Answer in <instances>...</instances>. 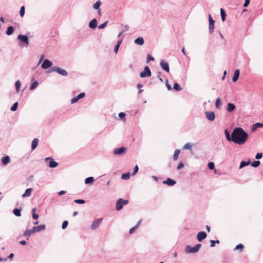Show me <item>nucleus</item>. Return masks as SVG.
<instances>
[{
  "mask_svg": "<svg viewBox=\"0 0 263 263\" xmlns=\"http://www.w3.org/2000/svg\"><path fill=\"white\" fill-rule=\"evenodd\" d=\"M21 208H15L13 210V213L16 216L20 217L21 216Z\"/></svg>",
  "mask_w": 263,
  "mask_h": 263,
  "instance_id": "nucleus-31",
  "label": "nucleus"
},
{
  "mask_svg": "<svg viewBox=\"0 0 263 263\" xmlns=\"http://www.w3.org/2000/svg\"><path fill=\"white\" fill-rule=\"evenodd\" d=\"M46 229L45 224H41L37 227H33L31 230H26L23 233L24 236H27V239H29V236L35 232H38Z\"/></svg>",
  "mask_w": 263,
  "mask_h": 263,
  "instance_id": "nucleus-2",
  "label": "nucleus"
},
{
  "mask_svg": "<svg viewBox=\"0 0 263 263\" xmlns=\"http://www.w3.org/2000/svg\"><path fill=\"white\" fill-rule=\"evenodd\" d=\"M35 211H36V209L35 208L32 209V216L33 219H34L35 220H36L39 218V215L35 213Z\"/></svg>",
  "mask_w": 263,
  "mask_h": 263,
  "instance_id": "nucleus-41",
  "label": "nucleus"
},
{
  "mask_svg": "<svg viewBox=\"0 0 263 263\" xmlns=\"http://www.w3.org/2000/svg\"><path fill=\"white\" fill-rule=\"evenodd\" d=\"M251 164V160H248L247 161H241L239 165V168H242L246 166H248Z\"/></svg>",
  "mask_w": 263,
  "mask_h": 263,
  "instance_id": "nucleus-25",
  "label": "nucleus"
},
{
  "mask_svg": "<svg viewBox=\"0 0 263 263\" xmlns=\"http://www.w3.org/2000/svg\"><path fill=\"white\" fill-rule=\"evenodd\" d=\"M141 220H140L137 224L135 226L137 229L139 228V226L141 224Z\"/></svg>",
  "mask_w": 263,
  "mask_h": 263,
  "instance_id": "nucleus-64",
  "label": "nucleus"
},
{
  "mask_svg": "<svg viewBox=\"0 0 263 263\" xmlns=\"http://www.w3.org/2000/svg\"><path fill=\"white\" fill-rule=\"evenodd\" d=\"M192 145L190 143H186L183 147V149L191 150L192 148Z\"/></svg>",
  "mask_w": 263,
  "mask_h": 263,
  "instance_id": "nucleus-46",
  "label": "nucleus"
},
{
  "mask_svg": "<svg viewBox=\"0 0 263 263\" xmlns=\"http://www.w3.org/2000/svg\"><path fill=\"white\" fill-rule=\"evenodd\" d=\"M52 65V63L48 59H45L41 65L43 69H47L51 67Z\"/></svg>",
  "mask_w": 263,
  "mask_h": 263,
  "instance_id": "nucleus-12",
  "label": "nucleus"
},
{
  "mask_svg": "<svg viewBox=\"0 0 263 263\" xmlns=\"http://www.w3.org/2000/svg\"><path fill=\"white\" fill-rule=\"evenodd\" d=\"M125 116V114L123 112H121L119 114V117L121 119H124Z\"/></svg>",
  "mask_w": 263,
  "mask_h": 263,
  "instance_id": "nucleus-54",
  "label": "nucleus"
},
{
  "mask_svg": "<svg viewBox=\"0 0 263 263\" xmlns=\"http://www.w3.org/2000/svg\"><path fill=\"white\" fill-rule=\"evenodd\" d=\"M10 162V158L7 155H5L1 159L2 165L6 166Z\"/></svg>",
  "mask_w": 263,
  "mask_h": 263,
  "instance_id": "nucleus-18",
  "label": "nucleus"
},
{
  "mask_svg": "<svg viewBox=\"0 0 263 263\" xmlns=\"http://www.w3.org/2000/svg\"><path fill=\"white\" fill-rule=\"evenodd\" d=\"M208 166L210 170H213L215 168V164L213 162H210L208 164Z\"/></svg>",
  "mask_w": 263,
  "mask_h": 263,
  "instance_id": "nucleus-50",
  "label": "nucleus"
},
{
  "mask_svg": "<svg viewBox=\"0 0 263 263\" xmlns=\"http://www.w3.org/2000/svg\"><path fill=\"white\" fill-rule=\"evenodd\" d=\"M122 42V39H120L119 40L118 42H117V44L116 45V46H115V48H114V52L116 53H117L118 52V50H119V47L121 45V44Z\"/></svg>",
  "mask_w": 263,
  "mask_h": 263,
  "instance_id": "nucleus-30",
  "label": "nucleus"
},
{
  "mask_svg": "<svg viewBox=\"0 0 263 263\" xmlns=\"http://www.w3.org/2000/svg\"><path fill=\"white\" fill-rule=\"evenodd\" d=\"M220 15L222 21L224 22L226 20L227 14L223 8L220 9Z\"/></svg>",
  "mask_w": 263,
  "mask_h": 263,
  "instance_id": "nucleus-36",
  "label": "nucleus"
},
{
  "mask_svg": "<svg viewBox=\"0 0 263 263\" xmlns=\"http://www.w3.org/2000/svg\"><path fill=\"white\" fill-rule=\"evenodd\" d=\"M163 183L164 184H166L168 186H172L176 184V181L175 180L172 179L170 178H166V180L163 181Z\"/></svg>",
  "mask_w": 263,
  "mask_h": 263,
  "instance_id": "nucleus-16",
  "label": "nucleus"
},
{
  "mask_svg": "<svg viewBox=\"0 0 263 263\" xmlns=\"http://www.w3.org/2000/svg\"><path fill=\"white\" fill-rule=\"evenodd\" d=\"M243 248H244L243 245L241 243H239L235 247V248H234V251L239 250V251L241 252H242Z\"/></svg>",
  "mask_w": 263,
  "mask_h": 263,
  "instance_id": "nucleus-39",
  "label": "nucleus"
},
{
  "mask_svg": "<svg viewBox=\"0 0 263 263\" xmlns=\"http://www.w3.org/2000/svg\"><path fill=\"white\" fill-rule=\"evenodd\" d=\"M235 109V105L232 103H228L227 104V111L228 112H232Z\"/></svg>",
  "mask_w": 263,
  "mask_h": 263,
  "instance_id": "nucleus-21",
  "label": "nucleus"
},
{
  "mask_svg": "<svg viewBox=\"0 0 263 263\" xmlns=\"http://www.w3.org/2000/svg\"><path fill=\"white\" fill-rule=\"evenodd\" d=\"M263 154L262 153H258L255 156V159L259 160L262 158Z\"/></svg>",
  "mask_w": 263,
  "mask_h": 263,
  "instance_id": "nucleus-53",
  "label": "nucleus"
},
{
  "mask_svg": "<svg viewBox=\"0 0 263 263\" xmlns=\"http://www.w3.org/2000/svg\"><path fill=\"white\" fill-rule=\"evenodd\" d=\"M134 43L137 45L142 46L144 43V39L142 37H138V38L135 40Z\"/></svg>",
  "mask_w": 263,
  "mask_h": 263,
  "instance_id": "nucleus-23",
  "label": "nucleus"
},
{
  "mask_svg": "<svg viewBox=\"0 0 263 263\" xmlns=\"http://www.w3.org/2000/svg\"><path fill=\"white\" fill-rule=\"evenodd\" d=\"M17 40L20 41L22 47H27L29 44V37L27 35L19 34L17 36Z\"/></svg>",
  "mask_w": 263,
  "mask_h": 263,
  "instance_id": "nucleus-3",
  "label": "nucleus"
},
{
  "mask_svg": "<svg viewBox=\"0 0 263 263\" xmlns=\"http://www.w3.org/2000/svg\"><path fill=\"white\" fill-rule=\"evenodd\" d=\"M138 171H139V167H138V165H136V166H135V168H134V171H133V172H132V175L133 176L135 175L137 173V172H138Z\"/></svg>",
  "mask_w": 263,
  "mask_h": 263,
  "instance_id": "nucleus-51",
  "label": "nucleus"
},
{
  "mask_svg": "<svg viewBox=\"0 0 263 263\" xmlns=\"http://www.w3.org/2000/svg\"><path fill=\"white\" fill-rule=\"evenodd\" d=\"M215 107L216 108L219 109L221 107V101L219 98L216 99L215 101Z\"/></svg>",
  "mask_w": 263,
  "mask_h": 263,
  "instance_id": "nucleus-32",
  "label": "nucleus"
},
{
  "mask_svg": "<svg viewBox=\"0 0 263 263\" xmlns=\"http://www.w3.org/2000/svg\"><path fill=\"white\" fill-rule=\"evenodd\" d=\"M101 4L102 3L101 1L99 0L93 5V8L95 10L99 9Z\"/></svg>",
  "mask_w": 263,
  "mask_h": 263,
  "instance_id": "nucleus-34",
  "label": "nucleus"
},
{
  "mask_svg": "<svg viewBox=\"0 0 263 263\" xmlns=\"http://www.w3.org/2000/svg\"><path fill=\"white\" fill-rule=\"evenodd\" d=\"M262 127H263V123L257 122V123L254 124L252 125L251 130L252 132H254L257 129H258L259 128H262Z\"/></svg>",
  "mask_w": 263,
  "mask_h": 263,
  "instance_id": "nucleus-22",
  "label": "nucleus"
},
{
  "mask_svg": "<svg viewBox=\"0 0 263 263\" xmlns=\"http://www.w3.org/2000/svg\"><path fill=\"white\" fill-rule=\"evenodd\" d=\"M155 59L150 54H148L146 57V63H148L150 61H154Z\"/></svg>",
  "mask_w": 263,
  "mask_h": 263,
  "instance_id": "nucleus-47",
  "label": "nucleus"
},
{
  "mask_svg": "<svg viewBox=\"0 0 263 263\" xmlns=\"http://www.w3.org/2000/svg\"><path fill=\"white\" fill-rule=\"evenodd\" d=\"M240 75V70L237 69H236L234 71L233 77L232 78V82L235 83L239 79Z\"/></svg>",
  "mask_w": 263,
  "mask_h": 263,
  "instance_id": "nucleus-20",
  "label": "nucleus"
},
{
  "mask_svg": "<svg viewBox=\"0 0 263 263\" xmlns=\"http://www.w3.org/2000/svg\"><path fill=\"white\" fill-rule=\"evenodd\" d=\"M39 140L37 138H34L31 143V150L35 149L38 145Z\"/></svg>",
  "mask_w": 263,
  "mask_h": 263,
  "instance_id": "nucleus-24",
  "label": "nucleus"
},
{
  "mask_svg": "<svg viewBox=\"0 0 263 263\" xmlns=\"http://www.w3.org/2000/svg\"><path fill=\"white\" fill-rule=\"evenodd\" d=\"M32 191V188H28V189H27L25 191V193L22 195V197L24 198V197H29L31 195V192Z\"/></svg>",
  "mask_w": 263,
  "mask_h": 263,
  "instance_id": "nucleus-26",
  "label": "nucleus"
},
{
  "mask_svg": "<svg viewBox=\"0 0 263 263\" xmlns=\"http://www.w3.org/2000/svg\"><path fill=\"white\" fill-rule=\"evenodd\" d=\"M250 0H245V3H243V6L244 7H247L250 4Z\"/></svg>",
  "mask_w": 263,
  "mask_h": 263,
  "instance_id": "nucleus-57",
  "label": "nucleus"
},
{
  "mask_svg": "<svg viewBox=\"0 0 263 263\" xmlns=\"http://www.w3.org/2000/svg\"><path fill=\"white\" fill-rule=\"evenodd\" d=\"M220 241L219 240H210V247L213 248L215 246V244H219Z\"/></svg>",
  "mask_w": 263,
  "mask_h": 263,
  "instance_id": "nucleus-38",
  "label": "nucleus"
},
{
  "mask_svg": "<svg viewBox=\"0 0 263 263\" xmlns=\"http://www.w3.org/2000/svg\"><path fill=\"white\" fill-rule=\"evenodd\" d=\"M205 115L206 119L210 121H213L215 119V115L213 111H206Z\"/></svg>",
  "mask_w": 263,
  "mask_h": 263,
  "instance_id": "nucleus-17",
  "label": "nucleus"
},
{
  "mask_svg": "<svg viewBox=\"0 0 263 263\" xmlns=\"http://www.w3.org/2000/svg\"><path fill=\"white\" fill-rule=\"evenodd\" d=\"M108 22V21H106V22H105L103 24H100V25L98 26V28L99 29H102L104 28L106 26Z\"/></svg>",
  "mask_w": 263,
  "mask_h": 263,
  "instance_id": "nucleus-49",
  "label": "nucleus"
},
{
  "mask_svg": "<svg viewBox=\"0 0 263 263\" xmlns=\"http://www.w3.org/2000/svg\"><path fill=\"white\" fill-rule=\"evenodd\" d=\"M13 257H14V254L13 253H11V254H9V255L8 256V257L7 258V259L9 258L11 260H12L13 258Z\"/></svg>",
  "mask_w": 263,
  "mask_h": 263,
  "instance_id": "nucleus-61",
  "label": "nucleus"
},
{
  "mask_svg": "<svg viewBox=\"0 0 263 263\" xmlns=\"http://www.w3.org/2000/svg\"><path fill=\"white\" fill-rule=\"evenodd\" d=\"M127 151V148L124 146H122L117 148H116L114 151V155H121L125 153Z\"/></svg>",
  "mask_w": 263,
  "mask_h": 263,
  "instance_id": "nucleus-9",
  "label": "nucleus"
},
{
  "mask_svg": "<svg viewBox=\"0 0 263 263\" xmlns=\"http://www.w3.org/2000/svg\"><path fill=\"white\" fill-rule=\"evenodd\" d=\"M137 229V228L135 226L133 227L129 230V233L130 234H133L134 232V231Z\"/></svg>",
  "mask_w": 263,
  "mask_h": 263,
  "instance_id": "nucleus-56",
  "label": "nucleus"
},
{
  "mask_svg": "<svg viewBox=\"0 0 263 263\" xmlns=\"http://www.w3.org/2000/svg\"><path fill=\"white\" fill-rule=\"evenodd\" d=\"M74 202L77 204H84L85 203V201L82 199H75Z\"/></svg>",
  "mask_w": 263,
  "mask_h": 263,
  "instance_id": "nucleus-48",
  "label": "nucleus"
},
{
  "mask_svg": "<svg viewBox=\"0 0 263 263\" xmlns=\"http://www.w3.org/2000/svg\"><path fill=\"white\" fill-rule=\"evenodd\" d=\"M160 65L161 68L163 70H164L165 71H166L167 72H169V71H170L169 64L167 62L163 60H162L160 61Z\"/></svg>",
  "mask_w": 263,
  "mask_h": 263,
  "instance_id": "nucleus-11",
  "label": "nucleus"
},
{
  "mask_svg": "<svg viewBox=\"0 0 263 263\" xmlns=\"http://www.w3.org/2000/svg\"><path fill=\"white\" fill-rule=\"evenodd\" d=\"M248 134L240 127H235L232 131V142L238 145H243L248 139Z\"/></svg>",
  "mask_w": 263,
  "mask_h": 263,
  "instance_id": "nucleus-1",
  "label": "nucleus"
},
{
  "mask_svg": "<svg viewBox=\"0 0 263 263\" xmlns=\"http://www.w3.org/2000/svg\"><path fill=\"white\" fill-rule=\"evenodd\" d=\"M260 164V162L259 160L254 161L252 163L251 162V165L253 167H257Z\"/></svg>",
  "mask_w": 263,
  "mask_h": 263,
  "instance_id": "nucleus-42",
  "label": "nucleus"
},
{
  "mask_svg": "<svg viewBox=\"0 0 263 263\" xmlns=\"http://www.w3.org/2000/svg\"><path fill=\"white\" fill-rule=\"evenodd\" d=\"M68 224V221H67V220L64 221L63 223H62V229H66L67 227Z\"/></svg>",
  "mask_w": 263,
  "mask_h": 263,
  "instance_id": "nucleus-52",
  "label": "nucleus"
},
{
  "mask_svg": "<svg viewBox=\"0 0 263 263\" xmlns=\"http://www.w3.org/2000/svg\"><path fill=\"white\" fill-rule=\"evenodd\" d=\"M215 21L212 18L211 15L209 14V33L212 34L214 32Z\"/></svg>",
  "mask_w": 263,
  "mask_h": 263,
  "instance_id": "nucleus-8",
  "label": "nucleus"
},
{
  "mask_svg": "<svg viewBox=\"0 0 263 263\" xmlns=\"http://www.w3.org/2000/svg\"><path fill=\"white\" fill-rule=\"evenodd\" d=\"M152 75L151 71L148 66L144 67V70L140 73V77L141 78L150 77Z\"/></svg>",
  "mask_w": 263,
  "mask_h": 263,
  "instance_id": "nucleus-7",
  "label": "nucleus"
},
{
  "mask_svg": "<svg viewBox=\"0 0 263 263\" xmlns=\"http://www.w3.org/2000/svg\"><path fill=\"white\" fill-rule=\"evenodd\" d=\"M166 87H167V89L168 90H172V87L168 83V80H166Z\"/></svg>",
  "mask_w": 263,
  "mask_h": 263,
  "instance_id": "nucleus-59",
  "label": "nucleus"
},
{
  "mask_svg": "<svg viewBox=\"0 0 263 263\" xmlns=\"http://www.w3.org/2000/svg\"><path fill=\"white\" fill-rule=\"evenodd\" d=\"M14 32V28L12 26H9L6 31V34L7 35H11Z\"/></svg>",
  "mask_w": 263,
  "mask_h": 263,
  "instance_id": "nucleus-29",
  "label": "nucleus"
},
{
  "mask_svg": "<svg viewBox=\"0 0 263 263\" xmlns=\"http://www.w3.org/2000/svg\"><path fill=\"white\" fill-rule=\"evenodd\" d=\"M173 89L176 91H179L182 90L180 85L177 82H175L173 85Z\"/></svg>",
  "mask_w": 263,
  "mask_h": 263,
  "instance_id": "nucleus-35",
  "label": "nucleus"
},
{
  "mask_svg": "<svg viewBox=\"0 0 263 263\" xmlns=\"http://www.w3.org/2000/svg\"><path fill=\"white\" fill-rule=\"evenodd\" d=\"M102 221V218H99L95 220H94L91 225V230H95L97 229L99 226L100 225V223Z\"/></svg>",
  "mask_w": 263,
  "mask_h": 263,
  "instance_id": "nucleus-15",
  "label": "nucleus"
},
{
  "mask_svg": "<svg viewBox=\"0 0 263 263\" xmlns=\"http://www.w3.org/2000/svg\"><path fill=\"white\" fill-rule=\"evenodd\" d=\"M224 134H225V136H226V139L228 141H229V142L232 141V138H231L232 137V133L230 135V134L229 132H228V130L227 129H226L224 130Z\"/></svg>",
  "mask_w": 263,
  "mask_h": 263,
  "instance_id": "nucleus-27",
  "label": "nucleus"
},
{
  "mask_svg": "<svg viewBox=\"0 0 263 263\" xmlns=\"http://www.w3.org/2000/svg\"><path fill=\"white\" fill-rule=\"evenodd\" d=\"M130 178V173H126L122 174L121 179L123 180H128Z\"/></svg>",
  "mask_w": 263,
  "mask_h": 263,
  "instance_id": "nucleus-40",
  "label": "nucleus"
},
{
  "mask_svg": "<svg viewBox=\"0 0 263 263\" xmlns=\"http://www.w3.org/2000/svg\"><path fill=\"white\" fill-rule=\"evenodd\" d=\"M21 82L19 80H17V81H16L15 82V87L16 91L17 92L20 91V87H21Z\"/></svg>",
  "mask_w": 263,
  "mask_h": 263,
  "instance_id": "nucleus-37",
  "label": "nucleus"
},
{
  "mask_svg": "<svg viewBox=\"0 0 263 263\" xmlns=\"http://www.w3.org/2000/svg\"><path fill=\"white\" fill-rule=\"evenodd\" d=\"M124 29L122 31H124V32L128 31L129 30V26L127 25H125L124 26Z\"/></svg>",
  "mask_w": 263,
  "mask_h": 263,
  "instance_id": "nucleus-62",
  "label": "nucleus"
},
{
  "mask_svg": "<svg viewBox=\"0 0 263 263\" xmlns=\"http://www.w3.org/2000/svg\"><path fill=\"white\" fill-rule=\"evenodd\" d=\"M17 107H18V102H16L14 103H13L12 106L11 107L10 110L12 111H14L16 110V109H17Z\"/></svg>",
  "mask_w": 263,
  "mask_h": 263,
  "instance_id": "nucleus-44",
  "label": "nucleus"
},
{
  "mask_svg": "<svg viewBox=\"0 0 263 263\" xmlns=\"http://www.w3.org/2000/svg\"><path fill=\"white\" fill-rule=\"evenodd\" d=\"M45 161L46 162L49 161V167L50 168H54L58 165V163L57 162H56L55 161H54L52 158H51V157L46 158L45 159Z\"/></svg>",
  "mask_w": 263,
  "mask_h": 263,
  "instance_id": "nucleus-10",
  "label": "nucleus"
},
{
  "mask_svg": "<svg viewBox=\"0 0 263 263\" xmlns=\"http://www.w3.org/2000/svg\"><path fill=\"white\" fill-rule=\"evenodd\" d=\"M201 247L200 243H198L194 247H191L187 245L185 247V252L187 253H196L198 252Z\"/></svg>",
  "mask_w": 263,
  "mask_h": 263,
  "instance_id": "nucleus-4",
  "label": "nucleus"
},
{
  "mask_svg": "<svg viewBox=\"0 0 263 263\" xmlns=\"http://www.w3.org/2000/svg\"><path fill=\"white\" fill-rule=\"evenodd\" d=\"M129 201L128 200L123 199V198H119L117 200L116 203V210L117 211L121 210L124 205H126L128 203Z\"/></svg>",
  "mask_w": 263,
  "mask_h": 263,
  "instance_id": "nucleus-6",
  "label": "nucleus"
},
{
  "mask_svg": "<svg viewBox=\"0 0 263 263\" xmlns=\"http://www.w3.org/2000/svg\"><path fill=\"white\" fill-rule=\"evenodd\" d=\"M44 55L42 54L40 58V59L39 60V61L37 64V66L39 65L41 63V62L44 60Z\"/></svg>",
  "mask_w": 263,
  "mask_h": 263,
  "instance_id": "nucleus-58",
  "label": "nucleus"
},
{
  "mask_svg": "<svg viewBox=\"0 0 263 263\" xmlns=\"http://www.w3.org/2000/svg\"><path fill=\"white\" fill-rule=\"evenodd\" d=\"M98 22L96 18L91 20L88 24V26L90 29H95L97 27Z\"/></svg>",
  "mask_w": 263,
  "mask_h": 263,
  "instance_id": "nucleus-19",
  "label": "nucleus"
},
{
  "mask_svg": "<svg viewBox=\"0 0 263 263\" xmlns=\"http://www.w3.org/2000/svg\"><path fill=\"white\" fill-rule=\"evenodd\" d=\"M180 152V151L178 149H176L175 151L174 154L173 155V159L174 160H176L178 159Z\"/></svg>",
  "mask_w": 263,
  "mask_h": 263,
  "instance_id": "nucleus-43",
  "label": "nucleus"
},
{
  "mask_svg": "<svg viewBox=\"0 0 263 263\" xmlns=\"http://www.w3.org/2000/svg\"><path fill=\"white\" fill-rule=\"evenodd\" d=\"M184 167V164L182 162H180L178 165H177V169L178 170L183 168Z\"/></svg>",
  "mask_w": 263,
  "mask_h": 263,
  "instance_id": "nucleus-55",
  "label": "nucleus"
},
{
  "mask_svg": "<svg viewBox=\"0 0 263 263\" xmlns=\"http://www.w3.org/2000/svg\"><path fill=\"white\" fill-rule=\"evenodd\" d=\"M19 243L22 245H25L26 244V241L24 240H23L20 241Z\"/></svg>",
  "mask_w": 263,
  "mask_h": 263,
  "instance_id": "nucleus-63",
  "label": "nucleus"
},
{
  "mask_svg": "<svg viewBox=\"0 0 263 263\" xmlns=\"http://www.w3.org/2000/svg\"><path fill=\"white\" fill-rule=\"evenodd\" d=\"M66 193V191H61L58 192V194L59 196H62V195H64Z\"/></svg>",
  "mask_w": 263,
  "mask_h": 263,
  "instance_id": "nucleus-60",
  "label": "nucleus"
},
{
  "mask_svg": "<svg viewBox=\"0 0 263 263\" xmlns=\"http://www.w3.org/2000/svg\"><path fill=\"white\" fill-rule=\"evenodd\" d=\"M25 8L24 6H22L20 8V15L21 17H23L25 15Z\"/></svg>",
  "mask_w": 263,
  "mask_h": 263,
  "instance_id": "nucleus-45",
  "label": "nucleus"
},
{
  "mask_svg": "<svg viewBox=\"0 0 263 263\" xmlns=\"http://www.w3.org/2000/svg\"><path fill=\"white\" fill-rule=\"evenodd\" d=\"M39 85V82L37 81H33L31 84V85L30 86V90H34L36 87H37V86H38Z\"/></svg>",
  "mask_w": 263,
  "mask_h": 263,
  "instance_id": "nucleus-33",
  "label": "nucleus"
},
{
  "mask_svg": "<svg viewBox=\"0 0 263 263\" xmlns=\"http://www.w3.org/2000/svg\"><path fill=\"white\" fill-rule=\"evenodd\" d=\"M95 181L93 177H88L85 179V183L86 184H91Z\"/></svg>",
  "mask_w": 263,
  "mask_h": 263,
  "instance_id": "nucleus-28",
  "label": "nucleus"
},
{
  "mask_svg": "<svg viewBox=\"0 0 263 263\" xmlns=\"http://www.w3.org/2000/svg\"><path fill=\"white\" fill-rule=\"evenodd\" d=\"M85 96V92H81L79 93L77 96L73 97L70 100V102L71 104H74L76 102H77L80 99L84 98Z\"/></svg>",
  "mask_w": 263,
  "mask_h": 263,
  "instance_id": "nucleus-13",
  "label": "nucleus"
},
{
  "mask_svg": "<svg viewBox=\"0 0 263 263\" xmlns=\"http://www.w3.org/2000/svg\"><path fill=\"white\" fill-rule=\"evenodd\" d=\"M56 72L59 74L66 77L68 75V73L65 69H63L59 67H52L48 71V72Z\"/></svg>",
  "mask_w": 263,
  "mask_h": 263,
  "instance_id": "nucleus-5",
  "label": "nucleus"
},
{
  "mask_svg": "<svg viewBox=\"0 0 263 263\" xmlns=\"http://www.w3.org/2000/svg\"><path fill=\"white\" fill-rule=\"evenodd\" d=\"M207 236L206 233L204 231L198 232L197 235V239L198 241L201 242Z\"/></svg>",
  "mask_w": 263,
  "mask_h": 263,
  "instance_id": "nucleus-14",
  "label": "nucleus"
}]
</instances>
